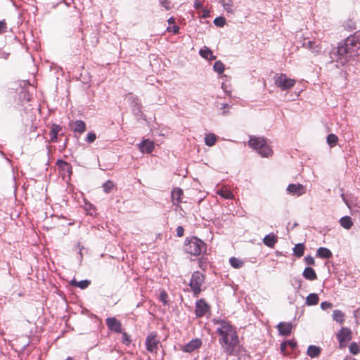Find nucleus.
Segmentation results:
<instances>
[{
	"label": "nucleus",
	"mask_w": 360,
	"mask_h": 360,
	"mask_svg": "<svg viewBox=\"0 0 360 360\" xmlns=\"http://www.w3.org/2000/svg\"><path fill=\"white\" fill-rule=\"evenodd\" d=\"M212 322L218 325L216 331L219 335V343L226 355L232 356L239 344V338L236 328L225 319H214Z\"/></svg>",
	"instance_id": "1"
},
{
	"label": "nucleus",
	"mask_w": 360,
	"mask_h": 360,
	"mask_svg": "<svg viewBox=\"0 0 360 360\" xmlns=\"http://www.w3.org/2000/svg\"><path fill=\"white\" fill-rule=\"evenodd\" d=\"M357 39L354 36H349L345 40L338 43L337 47H334L329 53V65H333L337 68L343 67L349 61L353 54L358 53Z\"/></svg>",
	"instance_id": "2"
},
{
	"label": "nucleus",
	"mask_w": 360,
	"mask_h": 360,
	"mask_svg": "<svg viewBox=\"0 0 360 360\" xmlns=\"http://www.w3.org/2000/svg\"><path fill=\"white\" fill-rule=\"evenodd\" d=\"M184 248L186 253L194 256L200 255L207 251L206 244L196 236L186 238Z\"/></svg>",
	"instance_id": "3"
},
{
	"label": "nucleus",
	"mask_w": 360,
	"mask_h": 360,
	"mask_svg": "<svg viewBox=\"0 0 360 360\" xmlns=\"http://www.w3.org/2000/svg\"><path fill=\"white\" fill-rule=\"evenodd\" d=\"M248 146L263 158L271 157L273 154L272 149L267 145L266 139L263 137L250 136Z\"/></svg>",
	"instance_id": "4"
},
{
	"label": "nucleus",
	"mask_w": 360,
	"mask_h": 360,
	"mask_svg": "<svg viewBox=\"0 0 360 360\" xmlns=\"http://www.w3.org/2000/svg\"><path fill=\"white\" fill-rule=\"evenodd\" d=\"M205 281V275L199 271L193 273L189 282V286L192 290L194 297H198L202 291V285Z\"/></svg>",
	"instance_id": "5"
},
{
	"label": "nucleus",
	"mask_w": 360,
	"mask_h": 360,
	"mask_svg": "<svg viewBox=\"0 0 360 360\" xmlns=\"http://www.w3.org/2000/svg\"><path fill=\"white\" fill-rule=\"evenodd\" d=\"M275 85L282 91L290 89L295 84L294 79L288 78L285 74H276L274 77Z\"/></svg>",
	"instance_id": "6"
},
{
	"label": "nucleus",
	"mask_w": 360,
	"mask_h": 360,
	"mask_svg": "<svg viewBox=\"0 0 360 360\" xmlns=\"http://www.w3.org/2000/svg\"><path fill=\"white\" fill-rule=\"evenodd\" d=\"M160 343L159 340L157 339V333L152 332L149 333L146 338V349L150 352H154L157 349L158 344Z\"/></svg>",
	"instance_id": "7"
},
{
	"label": "nucleus",
	"mask_w": 360,
	"mask_h": 360,
	"mask_svg": "<svg viewBox=\"0 0 360 360\" xmlns=\"http://www.w3.org/2000/svg\"><path fill=\"white\" fill-rule=\"evenodd\" d=\"M210 307L203 299L196 301L195 306V314L197 318H201L209 311Z\"/></svg>",
	"instance_id": "8"
},
{
	"label": "nucleus",
	"mask_w": 360,
	"mask_h": 360,
	"mask_svg": "<svg viewBox=\"0 0 360 360\" xmlns=\"http://www.w3.org/2000/svg\"><path fill=\"white\" fill-rule=\"evenodd\" d=\"M287 193L292 195L301 196L305 193L306 189L301 184H290L286 188Z\"/></svg>",
	"instance_id": "9"
},
{
	"label": "nucleus",
	"mask_w": 360,
	"mask_h": 360,
	"mask_svg": "<svg viewBox=\"0 0 360 360\" xmlns=\"http://www.w3.org/2000/svg\"><path fill=\"white\" fill-rule=\"evenodd\" d=\"M352 331L348 328H342L337 333V339L340 347H343V342L352 339Z\"/></svg>",
	"instance_id": "10"
},
{
	"label": "nucleus",
	"mask_w": 360,
	"mask_h": 360,
	"mask_svg": "<svg viewBox=\"0 0 360 360\" xmlns=\"http://www.w3.org/2000/svg\"><path fill=\"white\" fill-rule=\"evenodd\" d=\"M105 323L110 330L117 333H122V324L115 317L107 318Z\"/></svg>",
	"instance_id": "11"
},
{
	"label": "nucleus",
	"mask_w": 360,
	"mask_h": 360,
	"mask_svg": "<svg viewBox=\"0 0 360 360\" xmlns=\"http://www.w3.org/2000/svg\"><path fill=\"white\" fill-rule=\"evenodd\" d=\"M202 340L200 338H195L189 341L186 345H185L182 350L186 353H191L195 349L200 348L202 346Z\"/></svg>",
	"instance_id": "12"
},
{
	"label": "nucleus",
	"mask_w": 360,
	"mask_h": 360,
	"mask_svg": "<svg viewBox=\"0 0 360 360\" xmlns=\"http://www.w3.org/2000/svg\"><path fill=\"white\" fill-rule=\"evenodd\" d=\"M139 149L143 153H150L154 149V142L150 139H144L139 144Z\"/></svg>",
	"instance_id": "13"
},
{
	"label": "nucleus",
	"mask_w": 360,
	"mask_h": 360,
	"mask_svg": "<svg viewBox=\"0 0 360 360\" xmlns=\"http://www.w3.org/2000/svg\"><path fill=\"white\" fill-rule=\"evenodd\" d=\"M277 328L281 335L288 336L291 333L292 324L290 322H280Z\"/></svg>",
	"instance_id": "14"
},
{
	"label": "nucleus",
	"mask_w": 360,
	"mask_h": 360,
	"mask_svg": "<svg viewBox=\"0 0 360 360\" xmlns=\"http://www.w3.org/2000/svg\"><path fill=\"white\" fill-rule=\"evenodd\" d=\"M278 242V236L274 233L266 235L263 238L264 244L269 248H274Z\"/></svg>",
	"instance_id": "15"
},
{
	"label": "nucleus",
	"mask_w": 360,
	"mask_h": 360,
	"mask_svg": "<svg viewBox=\"0 0 360 360\" xmlns=\"http://www.w3.org/2000/svg\"><path fill=\"white\" fill-rule=\"evenodd\" d=\"M62 130L61 126L56 124H53L50 130V140L53 143H57L58 141V133Z\"/></svg>",
	"instance_id": "16"
},
{
	"label": "nucleus",
	"mask_w": 360,
	"mask_h": 360,
	"mask_svg": "<svg viewBox=\"0 0 360 360\" xmlns=\"http://www.w3.org/2000/svg\"><path fill=\"white\" fill-rule=\"evenodd\" d=\"M171 195L173 204H179L182 202L183 191L179 188H174L172 191Z\"/></svg>",
	"instance_id": "17"
},
{
	"label": "nucleus",
	"mask_w": 360,
	"mask_h": 360,
	"mask_svg": "<svg viewBox=\"0 0 360 360\" xmlns=\"http://www.w3.org/2000/svg\"><path fill=\"white\" fill-rule=\"evenodd\" d=\"M131 98H133V100L131 103V108L132 112L136 117H143V113L141 110V103L139 102H138L136 99H134L132 96H131Z\"/></svg>",
	"instance_id": "18"
},
{
	"label": "nucleus",
	"mask_w": 360,
	"mask_h": 360,
	"mask_svg": "<svg viewBox=\"0 0 360 360\" xmlns=\"http://www.w3.org/2000/svg\"><path fill=\"white\" fill-rule=\"evenodd\" d=\"M316 256L321 259H330L332 257V252L327 248L320 247L317 249Z\"/></svg>",
	"instance_id": "19"
},
{
	"label": "nucleus",
	"mask_w": 360,
	"mask_h": 360,
	"mask_svg": "<svg viewBox=\"0 0 360 360\" xmlns=\"http://www.w3.org/2000/svg\"><path fill=\"white\" fill-rule=\"evenodd\" d=\"M199 54L201 57L208 60H212L216 58V56L213 55L212 51L207 46L200 49Z\"/></svg>",
	"instance_id": "20"
},
{
	"label": "nucleus",
	"mask_w": 360,
	"mask_h": 360,
	"mask_svg": "<svg viewBox=\"0 0 360 360\" xmlns=\"http://www.w3.org/2000/svg\"><path fill=\"white\" fill-rule=\"evenodd\" d=\"M303 277L309 281H314L317 278L316 273L314 269L310 266L306 267L302 272Z\"/></svg>",
	"instance_id": "21"
},
{
	"label": "nucleus",
	"mask_w": 360,
	"mask_h": 360,
	"mask_svg": "<svg viewBox=\"0 0 360 360\" xmlns=\"http://www.w3.org/2000/svg\"><path fill=\"white\" fill-rule=\"evenodd\" d=\"M56 165L60 169L67 172L68 173H69V174L72 173V166L68 162L63 160L61 159H58L56 161Z\"/></svg>",
	"instance_id": "22"
},
{
	"label": "nucleus",
	"mask_w": 360,
	"mask_h": 360,
	"mask_svg": "<svg viewBox=\"0 0 360 360\" xmlns=\"http://www.w3.org/2000/svg\"><path fill=\"white\" fill-rule=\"evenodd\" d=\"M72 130L74 132L82 134L86 130V124L82 120H76L73 123Z\"/></svg>",
	"instance_id": "23"
},
{
	"label": "nucleus",
	"mask_w": 360,
	"mask_h": 360,
	"mask_svg": "<svg viewBox=\"0 0 360 360\" xmlns=\"http://www.w3.org/2000/svg\"><path fill=\"white\" fill-rule=\"evenodd\" d=\"M307 354L311 358L318 357L321 354V348L316 345H309Z\"/></svg>",
	"instance_id": "24"
},
{
	"label": "nucleus",
	"mask_w": 360,
	"mask_h": 360,
	"mask_svg": "<svg viewBox=\"0 0 360 360\" xmlns=\"http://www.w3.org/2000/svg\"><path fill=\"white\" fill-rule=\"evenodd\" d=\"M340 224L345 229H350L353 226L352 218L349 216H344L340 219Z\"/></svg>",
	"instance_id": "25"
},
{
	"label": "nucleus",
	"mask_w": 360,
	"mask_h": 360,
	"mask_svg": "<svg viewBox=\"0 0 360 360\" xmlns=\"http://www.w3.org/2000/svg\"><path fill=\"white\" fill-rule=\"evenodd\" d=\"M319 300V295L316 293H310L307 295L305 304L308 306H313L318 304Z\"/></svg>",
	"instance_id": "26"
},
{
	"label": "nucleus",
	"mask_w": 360,
	"mask_h": 360,
	"mask_svg": "<svg viewBox=\"0 0 360 360\" xmlns=\"http://www.w3.org/2000/svg\"><path fill=\"white\" fill-rule=\"evenodd\" d=\"M70 283L76 287L79 288L80 289H86L91 284V281L85 279L82 280L80 281H77L75 279H73L70 281Z\"/></svg>",
	"instance_id": "27"
},
{
	"label": "nucleus",
	"mask_w": 360,
	"mask_h": 360,
	"mask_svg": "<svg viewBox=\"0 0 360 360\" xmlns=\"http://www.w3.org/2000/svg\"><path fill=\"white\" fill-rule=\"evenodd\" d=\"M221 4L228 13L233 14L234 13L233 4L231 0H221Z\"/></svg>",
	"instance_id": "28"
},
{
	"label": "nucleus",
	"mask_w": 360,
	"mask_h": 360,
	"mask_svg": "<svg viewBox=\"0 0 360 360\" xmlns=\"http://www.w3.org/2000/svg\"><path fill=\"white\" fill-rule=\"evenodd\" d=\"M217 142V136L213 133H209L205 135V143L207 146H213Z\"/></svg>",
	"instance_id": "29"
},
{
	"label": "nucleus",
	"mask_w": 360,
	"mask_h": 360,
	"mask_svg": "<svg viewBox=\"0 0 360 360\" xmlns=\"http://www.w3.org/2000/svg\"><path fill=\"white\" fill-rule=\"evenodd\" d=\"M305 246L303 243H297L293 248V254L297 257H301L304 255Z\"/></svg>",
	"instance_id": "30"
},
{
	"label": "nucleus",
	"mask_w": 360,
	"mask_h": 360,
	"mask_svg": "<svg viewBox=\"0 0 360 360\" xmlns=\"http://www.w3.org/2000/svg\"><path fill=\"white\" fill-rule=\"evenodd\" d=\"M344 316V313L339 309H335L333 312V319L340 324H342L345 321Z\"/></svg>",
	"instance_id": "31"
},
{
	"label": "nucleus",
	"mask_w": 360,
	"mask_h": 360,
	"mask_svg": "<svg viewBox=\"0 0 360 360\" xmlns=\"http://www.w3.org/2000/svg\"><path fill=\"white\" fill-rule=\"evenodd\" d=\"M217 194L224 199L233 198V194L227 189H219L217 191Z\"/></svg>",
	"instance_id": "32"
},
{
	"label": "nucleus",
	"mask_w": 360,
	"mask_h": 360,
	"mask_svg": "<svg viewBox=\"0 0 360 360\" xmlns=\"http://www.w3.org/2000/svg\"><path fill=\"white\" fill-rule=\"evenodd\" d=\"M231 266L235 269H239L243 265V262L238 258L232 257L229 259Z\"/></svg>",
	"instance_id": "33"
},
{
	"label": "nucleus",
	"mask_w": 360,
	"mask_h": 360,
	"mask_svg": "<svg viewBox=\"0 0 360 360\" xmlns=\"http://www.w3.org/2000/svg\"><path fill=\"white\" fill-rule=\"evenodd\" d=\"M18 96L19 100H20L22 103L23 101L28 102L30 100V95L29 94L28 91L25 89H21Z\"/></svg>",
	"instance_id": "34"
},
{
	"label": "nucleus",
	"mask_w": 360,
	"mask_h": 360,
	"mask_svg": "<svg viewBox=\"0 0 360 360\" xmlns=\"http://www.w3.org/2000/svg\"><path fill=\"white\" fill-rule=\"evenodd\" d=\"M103 191L105 193H110L115 187L114 183L111 180H108L102 185Z\"/></svg>",
	"instance_id": "35"
},
{
	"label": "nucleus",
	"mask_w": 360,
	"mask_h": 360,
	"mask_svg": "<svg viewBox=\"0 0 360 360\" xmlns=\"http://www.w3.org/2000/svg\"><path fill=\"white\" fill-rule=\"evenodd\" d=\"M224 68V65L221 60L216 61L213 65V70L218 74L223 73Z\"/></svg>",
	"instance_id": "36"
},
{
	"label": "nucleus",
	"mask_w": 360,
	"mask_h": 360,
	"mask_svg": "<svg viewBox=\"0 0 360 360\" xmlns=\"http://www.w3.org/2000/svg\"><path fill=\"white\" fill-rule=\"evenodd\" d=\"M327 143L330 147L336 145L338 141V136L334 134H330L327 136Z\"/></svg>",
	"instance_id": "37"
},
{
	"label": "nucleus",
	"mask_w": 360,
	"mask_h": 360,
	"mask_svg": "<svg viewBox=\"0 0 360 360\" xmlns=\"http://www.w3.org/2000/svg\"><path fill=\"white\" fill-rule=\"evenodd\" d=\"M321 49L322 48L320 45V43L313 41L311 46L309 49V51L313 53L317 54L321 53Z\"/></svg>",
	"instance_id": "38"
},
{
	"label": "nucleus",
	"mask_w": 360,
	"mask_h": 360,
	"mask_svg": "<svg viewBox=\"0 0 360 360\" xmlns=\"http://www.w3.org/2000/svg\"><path fill=\"white\" fill-rule=\"evenodd\" d=\"M167 299H168L167 293L166 292L165 290H162L159 295L160 302H161L163 304V305H165V306L168 305L169 303H168Z\"/></svg>",
	"instance_id": "39"
},
{
	"label": "nucleus",
	"mask_w": 360,
	"mask_h": 360,
	"mask_svg": "<svg viewBox=\"0 0 360 360\" xmlns=\"http://www.w3.org/2000/svg\"><path fill=\"white\" fill-rule=\"evenodd\" d=\"M213 22L216 26L222 27L226 24V19L223 16H219L214 18Z\"/></svg>",
	"instance_id": "40"
},
{
	"label": "nucleus",
	"mask_w": 360,
	"mask_h": 360,
	"mask_svg": "<svg viewBox=\"0 0 360 360\" xmlns=\"http://www.w3.org/2000/svg\"><path fill=\"white\" fill-rule=\"evenodd\" d=\"M344 27L349 31H353L356 28V22L351 19H349L347 21L345 22Z\"/></svg>",
	"instance_id": "41"
},
{
	"label": "nucleus",
	"mask_w": 360,
	"mask_h": 360,
	"mask_svg": "<svg viewBox=\"0 0 360 360\" xmlns=\"http://www.w3.org/2000/svg\"><path fill=\"white\" fill-rule=\"evenodd\" d=\"M349 352L352 354H357L360 352V349L356 342H352L349 347Z\"/></svg>",
	"instance_id": "42"
},
{
	"label": "nucleus",
	"mask_w": 360,
	"mask_h": 360,
	"mask_svg": "<svg viewBox=\"0 0 360 360\" xmlns=\"http://www.w3.org/2000/svg\"><path fill=\"white\" fill-rule=\"evenodd\" d=\"M96 139V134L94 132L91 131L87 134V135L85 138V141L87 142L88 143H91Z\"/></svg>",
	"instance_id": "43"
},
{
	"label": "nucleus",
	"mask_w": 360,
	"mask_h": 360,
	"mask_svg": "<svg viewBox=\"0 0 360 360\" xmlns=\"http://www.w3.org/2000/svg\"><path fill=\"white\" fill-rule=\"evenodd\" d=\"M304 262L309 266L314 265V264H315V260H314V257L311 255L306 256L304 257Z\"/></svg>",
	"instance_id": "44"
},
{
	"label": "nucleus",
	"mask_w": 360,
	"mask_h": 360,
	"mask_svg": "<svg viewBox=\"0 0 360 360\" xmlns=\"http://www.w3.org/2000/svg\"><path fill=\"white\" fill-rule=\"evenodd\" d=\"M160 4L165 10L169 11L170 9L171 0H160Z\"/></svg>",
	"instance_id": "45"
},
{
	"label": "nucleus",
	"mask_w": 360,
	"mask_h": 360,
	"mask_svg": "<svg viewBox=\"0 0 360 360\" xmlns=\"http://www.w3.org/2000/svg\"><path fill=\"white\" fill-rule=\"evenodd\" d=\"M167 32H172L173 34H178L179 32V27L176 25H173L172 27L169 26L167 28Z\"/></svg>",
	"instance_id": "46"
},
{
	"label": "nucleus",
	"mask_w": 360,
	"mask_h": 360,
	"mask_svg": "<svg viewBox=\"0 0 360 360\" xmlns=\"http://www.w3.org/2000/svg\"><path fill=\"white\" fill-rule=\"evenodd\" d=\"M333 307V304L330 302L324 301L321 303V308L323 310H326Z\"/></svg>",
	"instance_id": "47"
},
{
	"label": "nucleus",
	"mask_w": 360,
	"mask_h": 360,
	"mask_svg": "<svg viewBox=\"0 0 360 360\" xmlns=\"http://www.w3.org/2000/svg\"><path fill=\"white\" fill-rule=\"evenodd\" d=\"M122 342L126 345H128L131 342L130 336L127 333H122Z\"/></svg>",
	"instance_id": "48"
},
{
	"label": "nucleus",
	"mask_w": 360,
	"mask_h": 360,
	"mask_svg": "<svg viewBox=\"0 0 360 360\" xmlns=\"http://www.w3.org/2000/svg\"><path fill=\"white\" fill-rule=\"evenodd\" d=\"M7 31V25L5 20H0V34L5 33Z\"/></svg>",
	"instance_id": "49"
},
{
	"label": "nucleus",
	"mask_w": 360,
	"mask_h": 360,
	"mask_svg": "<svg viewBox=\"0 0 360 360\" xmlns=\"http://www.w3.org/2000/svg\"><path fill=\"white\" fill-rule=\"evenodd\" d=\"M313 41H311L309 39H304L302 44V46L307 49H310L311 46V44H312Z\"/></svg>",
	"instance_id": "50"
},
{
	"label": "nucleus",
	"mask_w": 360,
	"mask_h": 360,
	"mask_svg": "<svg viewBox=\"0 0 360 360\" xmlns=\"http://www.w3.org/2000/svg\"><path fill=\"white\" fill-rule=\"evenodd\" d=\"M193 6L195 9H202L203 4L200 0H195Z\"/></svg>",
	"instance_id": "51"
},
{
	"label": "nucleus",
	"mask_w": 360,
	"mask_h": 360,
	"mask_svg": "<svg viewBox=\"0 0 360 360\" xmlns=\"http://www.w3.org/2000/svg\"><path fill=\"white\" fill-rule=\"evenodd\" d=\"M184 229L181 226H178L176 228V236L178 237H181L184 236Z\"/></svg>",
	"instance_id": "52"
},
{
	"label": "nucleus",
	"mask_w": 360,
	"mask_h": 360,
	"mask_svg": "<svg viewBox=\"0 0 360 360\" xmlns=\"http://www.w3.org/2000/svg\"><path fill=\"white\" fill-rule=\"evenodd\" d=\"M285 342H286L287 346H290L292 349H294L297 347V343L293 340H286Z\"/></svg>",
	"instance_id": "53"
},
{
	"label": "nucleus",
	"mask_w": 360,
	"mask_h": 360,
	"mask_svg": "<svg viewBox=\"0 0 360 360\" xmlns=\"http://www.w3.org/2000/svg\"><path fill=\"white\" fill-rule=\"evenodd\" d=\"M77 247H78V248H79V256H80L79 260L81 261V260L82 259V258H83V255H82V250L84 248V246H83V245H82L80 244V243H77Z\"/></svg>",
	"instance_id": "54"
},
{
	"label": "nucleus",
	"mask_w": 360,
	"mask_h": 360,
	"mask_svg": "<svg viewBox=\"0 0 360 360\" xmlns=\"http://www.w3.org/2000/svg\"><path fill=\"white\" fill-rule=\"evenodd\" d=\"M295 283L297 285L296 288L298 290L302 286V282L300 278H295Z\"/></svg>",
	"instance_id": "55"
},
{
	"label": "nucleus",
	"mask_w": 360,
	"mask_h": 360,
	"mask_svg": "<svg viewBox=\"0 0 360 360\" xmlns=\"http://www.w3.org/2000/svg\"><path fill=\"white\" fill-rule=\"evenodd\" d=\"M210 15V11L207 9L202 8V17L204 18H207Z\"/></svg>",
	"instance_id": "56"
},
{
	"label": "nucleus",
	"mask_w": 360,
	"mask_h": 360,
	"mask_svg": "<svg viewBox=\"0 0 360 360\" xmlns=\"http://www.w3.org/2000/svg\"><path fill=\"white\" fill-rule=\"evenodd\" d=\"M286 347H287V344H286V342H285V341L283 342L281 344L280 347H281V352H285V349H286Z\"/></svg>",
	"instance_id": "57"
},
{
	"label": "nucleus",
	"mask_w": 360,
	"mask_h": 360,
	"mask_svg": "<svg viewBox=\"0 0 360 360\" xmlns=\"http://www.w3.org/2000/svg\"><path fill=\"white\" fill-rule=\"evenodd\" d=\"M354 316H355L356 319H360V310H355L354 312Z\"/></svg>",
	"instance_id": "58"
},
{
	"label": "nucleus",
	"mask_w": 360,
	"mask_h": 360,
	"mask_svg": "<svg viewBox=\"0 0 360 360\" xmlns=\"http://www.w3.org/2000/svg\"><path fill=\"white\" fill-rule=\"evenodd\" d=\"M167 22L169 25H172V24H174L175 23V19L174 17H170L168 20H167Z\"/></svg>",
	"instance_id": "59"
},
{
	"label": "nucleus",
	"mask_w": 360,
	"mask_h": 360,
	"mask_svg": "<svg viewBox=\"0 0 360 360\" xmlns=\"http://www.w3.org/2000/svg\"><path fill=\"white\" fill-rule=\"evenodd\" d=\"M231 107V105L228 103H223L221 109L230 108Z\"/></svg>",
	"instance_id": "60"
},
{
	"label": "nucleus",
	"mask_w": 360,
	"mask_h": 360,
	"mask_svg": "<svg viewBox=\"0 0 360 360\" xmlns=\"http://www.w3.org/2000/svg\"><path fill=\"white\" fill-rule=\"evenodd\" d=\"M225 84L223 83L222 85H221V87L224 89V91L226 93V94L228 96H231V91H227L226 89H225Z\"/></svg>",
	"instance_id": "61"
},
{
	"label": "nucleus",
	"mask_w": 360,
	"mask_h": 360,
	"mask_svg": "<svg viewBox=\"0 0 360 360\" xmlns=\"http://www.w3.org/2000/svg\"><path fill=\"white\" fill-rule=\"evenodd\" d=\"M227 113H228V112H227V111H226V110H224V111H223V112H221V114H222L223 115H226Z\"/></svg>",
	"instance_id": "62"
},
{
	"label": "nucleus",
	"mask_w": 360,
	"mask_h": 360,
	"mask_svg": "<svg viewBox=\"0 0 360 360\" xmlns=\"http://www.w3.org/2000/svg\"><path fill=\"white\" fill-rule=\"evenodd\" d=\"M344 360H356V359H352V358L350 357V358H346Z\"/></svg>",
	"instance_id": "63"
},
{
	"label": "nucleus",
	"mask_w": 360,
	"mask_h": 360,
	"mask_svg": "<svg viewBox=\"0 0 360 360\" xmlns=\"http://www.w3.org/2000/svg\"><path fill=\"white\" fill-rule=\"evenodd\" d=\"M90 207H92L94 208V210L95 211V207L92 205H90Z\"/></svg>",
	"instance_id": "64"
}]
</instances>
